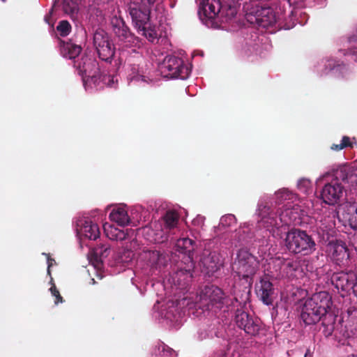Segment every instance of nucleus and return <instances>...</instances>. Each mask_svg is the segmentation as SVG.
<instances>
[{"label": "nucleus", "instance_id": "nucleus-1", "mask_svg": "<svg viewBox=\"0 0 357 357\" xmlns=\"http://www.w3.org/2000/svg\"><path fill=\"white\" fill-rule=\"evenodd\" d=\"M332 305V297L327 291H319L308 298L303 308L301 317L307 325L314 324L324 317L322 325L326 326L328 335L334 330V317L329 314L328 310Z\"/></svg>", "mask_w": 357, "mask_h": 357}, {"label": "nucleus", "instance_id": "nucleus-2", "mask_svg": "<svg viewBox=\"0 0 357 357\" xmlns=\"http://www.w3.org/2000/svg\"><path fill=\"white\" fill-rule=\"evenodd\" d=\"M334 178L331 183L325 184L321 192L324 202L328 205L337 204L343 195L344 184L351 186L357 185V168L344 165L333 171Z\"/></svg>", "mask_w": 357, "mask_h": 357}, {"label": "nucleus", "instance_id": "nucleus-3", "mask_svg": "<svg viewBox=\"0 0 357 357\" xmlns=\"http://www.w3.org/2000/svg\"><path fill=\"white\" fill-rule=\"evenodd\" d=\"M284 234V245L290 252L308 255L316 250L314 241L305 231L291 229Z\"/></svg>", "mask_w": 357, "mask_h": 357}, {"label": "nucleus", "instance_id": "nucleus-4", "mask_svg": "<svg viewBox=\"0 0 357 357\" xmlns=\"http://www.w3.org/2000/svg\"><path fill=\"white\" fill-rule=\"evenodd\" d=\"M259 261L257 258L248 250L241 249L237 252L236 258L232 265V270L239 278L252 284L253 277L259 270Z\"/></svg>", "mask_w": 357, "mask_h": 357}, {"label": "nucleus", "instance_id": "nucleus-5", "mask_svg": "<svg viewBox=\"0 0 357 357\" xmlns=\"http://www.w3.org/2000/svg\"><path fill=\"white\" fill-rule=\"evenodd\" d=\"M297 208L292 209H287L285 211L286 215H290L289 221L283 220V217L278 218L276 213L270 211V207L266 204H260L258 206V214L261 217L260 222L263 227L266 228L268 230H271L273 233L275 230L278 231L282 232V230H285V227H283L282 222L285 225L294 223V225L299 224L301 220H296V217H292L294 213H296Z\"/></svg>", "mask_w": 357, "mask_h": 357}, {"label": "nucleus", "instance_id": "nucleus-6", "mask_svg": "<svg viewBox=\"0 0 357 357\" xmlns=\"http://www.w3.org/2000/svg\"><path fill=\"white\" fill-rule=\"evenodd\" d=\"M229 298L225 296L221 289L215 286H206L201 291L199 296V300L194 304L187 303L189 308L193 305L196 308L204 310H210L213 307L221 309L225 305L228 304Z\"/></svg>", "mask_w": 357, "mask_h": 357}, {"label": "nucleus", "instance_id": "nucleus-7", "mask_svg": "<svg viewBox=\"0 0 357 357\" xmlns=\"http://www.w3.org/2000/svg\"><path fill=\"white\" fill-rule=\"evenodd\" d=\"M161 70L165 76L169 78L185 79L188 77L190 70L184 64L183 59L177 56L167 55L163 60Z\"/></svg>", "mask_w": 357, "mask_h": 357}, {"label": "nucleus", "instance_id": "nucleus-8", "mask_svg": "<svg viewBox=\"0 0 357 357\" xmlns=\"http://www.w3.org/2000/svg\"><path fill=\"white\" fill-rule=\"evenodd\" d=\"M111 24L112 31L120 45L136 47L139 45V38L130 31L129 27L122 18L116 16L113 17L111 20Z\"/></svg>", "mask_w": 357, "mask_h": 357}, {"label": "nucleus", "instance_id": "nucleus-9", "mask_svg": "<svg viewBox=\"0 0 357 357\" xmlns=\"http://www.w3.org/2000/svg\"><path fill=\"white\" fill-rule=\"evenodd\" d=\"M93 45L100 59L107 63L112 62L115 54V47L104 30L98 29L94 33Z\"/></svg>", "mask_w": 357, "mask_h": 357}, {"label": "nucleus", "instance_id": "nucleus-10", "mask_svg": "<svg viewBox=\"0 0 357 357\" xmlns=\"http://www.w3.org/2000/svg\"><path fill=\"white\" fill-rule=\"evenodd\" d=\"M128 10L136 29L149 24L151 13L150 7L139 3L137 0H132L128 5Z\"/></svg>", "mask_w": 357, "mask_h": 357}, {"label": "nucleus", "instance_id": "nucleus-11", "mask_svg": "<svg viewBox=\"0 0 357 357\" xmlns=\"http://www.w3.org/2000/svg\"><path fill=\"white\" fill-rule=\"evenodd\" d=\"M234 321L237 326L252 336L259 333L260 325L258 320H255L248 313L238 309L235 313Z\"/></svg>", "mask_w": 357, "mask_h": 357}, {"label": "nucleus", "instance_id": "nucleus-12", "mask_svg": "<svg viewBox=\"0 0 357 357\" xmlns=\"http://www.w3.org/2000/svg\"><path fill=\"white\" fill-rule=\"evenodd\" d=\"M74 67L81 75L82 79L95 72H99V63L95 58L88 54H82L74 61Z\"/></svg>", "mask_w": 357, "mask_h": 357}, {"label": "nucleus", "instance_id": "nucleus-13", "mask_svg": "<svg viewBox=\"0 0 357 357\" xmlns=\"http://www.w3.org/2000/svg\"><path fill=\"white\" fill-rule=\"evenodd\" d=\"M162 220L164 225L160 232V236L159 238L156 237L154 239L155 243H163L168 240L167 234L177 228L179 215L174 211H167L162 217Z\"/></svg>", "mask_w": 357, "mask_h": 357}, {"label": "nucleus", "instance_id": "nucleus-14", "mask_svg": "<svg viewBox=\"0 0 357 357\" xmlns=\"http://www.w3.org/2000/svg\"><path fill=\"white\" fill-rule=\"evenodd\" d=\"M356 278V273L354 272L334 273L331 276V282L338 290L348 293L354 287L353 280Z\"/></svg>", "mask_w": 357, "mask_h": 357}, {"label": "nucleus", "instance_id": "nucleus-15", "mask_svg": "<svg viewBox=\"0 0 357 357\" xmlns=\"http://www.w3.org/2000/svg\"><path fill=\"white\" fill-rule=\"evenodd\" d=\"M200 261L202 265V271H205L208 275L218 271L222 264L220 255L215 251H204Z\"/></svg>", "mask_w": 357, "mask_h": 357}, {"label": "nucleus", "instance_id": "nucleus-16", "mask_svg": "<svg viewBox=\"0 0 357 357\" xmlns=\"http://www.w3.org/2000/svg\"><path fill=\"white\" fill-rule=\"evenodd\" d=\"M114 76L102 75L99 69V72L91 74L86 78H84L82 82L86 89L87 87L102 88L105 84L112 86L114 83Z\"/></svg>", "mask_w": 357, "mask_h": 357}, {"label": "nucleus", "instance_id": "nucleus-17", "mask_svg": "<svg viewBox=\"0 0 357 357\" xmlns=\"http://www.w3.org/2000/svg\"><path fill=\"white\" fill-rule=\"evenodd\" d=\"M255 291L263 303L267 305H272L274 289L273 284L267 278H261L259 282L256 284Z\"/></svg>", "mask_w": 357, "mask_h": 357}, {"label": "nucleus", "instance_id": "nucleus-18", "mask_svg": "<svg viewBox=\"0 0 357 357\" xmlns=\"http://www.w3.org/2000/svg\"><path fill=\"white\" fill-rule=\"evenodd\" d=\"M103 229L106 236L112 241H123L132 238L135 236V231L134 229H119L107 223L104 225Z\"/></svg>", "mask_w": 357, "mask_h": 357}, {"label": "nucleus", "instance_id": "nucleus-19", "mask_svg": "<svg viewBox=\"0 0 357 357\" xmlns=\"http://www.w3.org/2000/svg\"><path fill=\"white\" fill-rule=\"evenodd\" d=\"M199 15H203L208 19H213L220 11L221 5L219 0H198Z\"/></svg>", "mask_w": 357, "mask_h": 357}, {"label": "nucleus", "instance_id": "nucleus-20", "mask_svg": "<svg viewBox=\"0 0 357 357\" xmlns=\"http://www.w3.org/2000/svg\"><path fill=\"white\" fill-rule=\"evenodd\" d=\"M77 225V230L79 235L91 240H96L99 237V227L97 224L92 221L89 220H79Z\"/></svg>", "mask_w": 357, "mask_h": 357}, {"label": "nucleus", "instance_id": "nucleus-21", "mask_svg": "<svg viewBox=\"0 0 357 357\" xmlns=\"http://www.w3.org/2000/svg\"><path fill=\"white\" fill-rule=\"evenodd\" d=\"M273 261L279 271L287 276H292L300 267L299 261L292 258L277 257Z\"/></svg>", "mask_w": 357, "mask_h": 357}, {"label": "nucleus", "instance_id": "nucleus-22", "mask_svg": "<svg viewBox=\"0 0 357 357\" xmlns=\"http://www.w3.org/2000/svg\"><path fill=\"white\" fill-rule=\"evenodd\" d=\"M176 251L183 253L188 256V259L192 262V254L195 250L194 241L189 238H182L177 240L176 243ZM193 268V264L191 263L188 270L186 272L190 273L191 268Z\"/></svg>", "mask_w": 357, "mask_h": 357}, {"label": "nucleus", "instance_id": "nucleus-23", "mask_svg": "<svg viewBox=\"0 0 357 357\" xmlns=\"http://www.w3.org/2000/svg\"><path fill=\"white\" fill-rule=\"evenodd\" d=\"M82 50L80 45L72 43L71 40H60V53L66 59L76 60V57L79 55Z\"/></svg>", "mask_w": 357, "mask_h": 357}, {"label": "nucleus", "instance_id": "nucleus-24", "mask_svg": "<svg viewBox=\"0 0 357 357\" xmlns=\"http://www.w3.org/2000/svg\"><path fill=\"white\" fill-rule=\"evenodd\" d=\"M329 248L332 257L337 264H340L349 258L348 248L342 241L331 243Z\"/></svg>", "mask_w": 357, "mask_h": 357}, {"label": "nucleus", "instance_id": "nucleus-25", "mask_svg": "<svg viewBox=\"0 0 357 357\" xmlns=\"http://www.w3.org/2000/svg\"><path fill=\"white\" fill-rule=\"evenodd\" d=\"M109 218L112 221L116 222L119 226H126L130 222V219L128 215L127 211L122 207H118L114 209L109 214Z\"/></svg>", "mask_w": 357, "mask_h": 357}, {"label": "nucleus", "instance_id": "nucleus-26", "mask_svg": "<svg viewBox=\"0 0 357 357\" xmlns=\"http://www.w3.org/2000/svg\"><path fill=\"white\" fill-rule=\"evenodd\" d=\"M93 257L97 264H102V259L107 258L110 252L109 245L100 243L92 250Z\"/></svg>", "mask_w": 357, "mask_h": 357}, {"label": "nucleus", "instance_id": "nucleus-27", "mask_svg": "<svg viewBox=\"0 0 357 357\" xmlns=\"http://www.w3.org/2000/svg\"><path fill=\"white\" fill-rule=\"evenodd\" d=\"M345 328L349 329L353 335L357 333V309L347 311Z\"/></svg>", "mask_w": 357, "mask_h": 357}, {"label": "nucleus", "instance_id": "nucleus-28", "mask_svg": "<svg viewBox=\"0 0 357 357\" xmlns=\"http://www.w3.org/2000/svg\"><path fill=\"white\" fill-rule=\"evenodd\" d=\"M137 30L139 34L145 36L150 42L153 43L158 39V33L155 27H151V26H147V25H145L141 28H137Z\"/></svg>", "mask_w": 357, "mask_h": 357}, {"label": "nucleus", "instance_id": "nucleus-29", "mask_svg": "<svg viewBox=\"0 0 357 357\" xmlns=\"http://www.w3.org/2000/svg\"><path fill=\"white\" fill-rule=\"evenodd\" d=\"M324 66V73L326 74L332 70L342 72L343 70H347V66L344 63H340L339 61H337L333 59H328Z\"/></svg>", "mask_w": 357, "mask_h": 357}, {"label": "nucleus", "instance_id": "nucleus-30", "mask_svg": "<svg viewBox=\"0 0 357 357\" xmlns=\"http://www.w3.org/2000/svg\"><path fill=\"white\" fill-rule=\"evenodd\" d=\"M354 144L351 140V138L348 136H343L340 144H333L331 146V149L335 151H340L346 148H353Z\"/></svg>", "mask_w": 357, "mask_h": 357}, {"label": "nucleus", "instance_id": "nucleus-31", "mask_svg": "<svg viewBox=\"0 0 357 357\" xmlns=\"http://www.w3.org/2000/svg\"><path fill=\"white\" fill-rule=\"evenodd\" d=\"M72 27L68 20H61L56 26V30L62 37L67 36L71 31Z\"/></svg>", "mask_w": 357, "mask_h": 357}, {"label": "nucleus", "instance_id": "nucleus-32", "mask_svg": "<svg viewBox=\"0 0 357 357\" xmlns=\"http://www.w3.org/2000/svg\"><path fill=\"white\" fill-rule=\"evenodd\" d=\"M146 255L151 266H157L162 257V255L158 250H150Z\"/></svg>", "mask_w": 357, "mask_h": 357}, {"label": "nucleus", "instance_id": "nucleus-33", "mask_svg": "<svg viewBox=\"0 0 357 357\" xmlns=\"http://www.w3.org/2000/svg\"><path fill=\"white\" fill-rule=\"evenodd\" d=\"M297 187L301 192L307 194L312 188V182L308 178H302L298 180Z\"/></svg>", "mask_w": 357, "mask_h": 357}, {"label": "nucleus", "instance_id": "nucleus-34", "mask_svg": "<svg viewBox=\"0 0 357 357\" xmlns=\"http://www.w3.org/2000/svg\"><path fill=\"white\" fill-rule=\"evenodd\" d=\"M236 217L232 214H227L223 215L220 218V225L222 227H229L233 225H236Z\"/></svg>", "mask_w": 357, "mask_h": 357}, {"label": "nucleus", "instance_id": "nucleus-35", "mask_svg": "<svg viewBox=\"0 0 357 357\" xmlns=\"http://www.w3.org/2000/svg\"><path fill=\"white\" fill-rule=\"evenodd\" d=\"M244 234H245V230L241 228L235 229L234 231H232L231 233V244L236 245L237 243L244 241L245 240Z\"/></svg>", "mask_w": 357, "mask_h": 357}, {"label": "nucleus", "instance_id": "nucleus-36", "mask_svg": "<svg viewBox=\"0 0 357 357\" xmlns=\"http://www.w3.org/2000/svg\"><path fill=\"white\" fill-rule=\"evenodd\" d=\"M52 287L50 289V291L53 296L55 297L54 303L58 305L59 303H62L64 301L63 297L61 296L59 290L57 289L55 284L53 282V278H51Z\"/></svg>", "mask_w": 357, "mask_h": 357}, {"label": "nucleus", "instance_id": "nucleus-37", "mask_svg": "<svg viewBox=\"0 0 357 357\" xmlns=\"http://www.w3.org/2000/svg\"><path fill=\"white\" fill-rule=\"evenodd\" d=\"M176 352L171 348L164 345L160 353V357H176Z\"/></svg>", "mask_w": 357, "mask_h": 357}, {"label": "nucleus", "instance_id": "nucleus-38", "mask_svg": "<svg viewBox=\"0 0 357 357\" xmlns=\"http://www.w3.org/2000/svg\"><path fill=\"white\" fill-rule=\"evenodd\" d=\"M349 225L351 228L356 229H357V207L353 213L351 214L349 219Z\"/></svg>", "mask_w": 357, "mask_h": 357}, {"label": "nucleus", "instance_id": "nucleus-39", "mask_svg": "<svg viewBox=\"0 0 357 357\" xmlns=\"http://www.w3.org/2000/svg\"><path fill=\"white\" fill-rule=\"evenodd\" d=\"M344 54L352 55L354 56V61L357 62V47L347 50Z\"/></svg>", "mask_w": 357, "mask_h": 357}, {"label": "nucleus", "instance_id": "nucleus-40", "mask_svg": "<svg viewBox=\"0 0 357 357\" xmlns=\"http://www.w3.org/2000/svg\"><path fill=\"white\" fill-rule=\"evenodd\" d=\"M156 0H140L139 3L151 7Z\"/></svg>", "mask_w": 357, "mask_h": 357}, {"label": "nucleus", "instance_id": "nucleus-41", "mask_svg": "<svg viewBox=\"0 0 357 357\" xmlns=\"http://www.w3.org/2000/svg\"><path fill=\"white\" fill-rule=\"evenodd\" d=\"M354 287L351 289L354 294L357 296V273L356 274V278L353 280Z\"/></svg>", "mask_w": 357, "mask_h": 357}, {"label": "nucleus", "instance_id": "nucleus-42", "mask_svg": "<svg viewBox=\"0 0 357 357\" xmlns=\"http://www.w3.org/2000/svg\"><path fill=\"white\" fill-rule=\"evenodd\" d=\"M52 266V264H50V263L49 262V264H48V268H47V273H48L49 275H50V274H51V273H50V266Z\"/></svg>", "mask_w": 357, "mask_h": 357}, {"label": "nucleus", "instance_id": "nucleus-43", "mask_svg": "<svg viewBox=\"0 0 357 357\" xmlns=\"http://www.w3.org/2000/svg\"><path fill=\"white\" fill-rule=\"evenodd\" d=\"M304 357H311V355H308V354L306 353Z\"/></svg>", "mask_w": 357, "mask_h": 357}, {"label": "nucleus", "instance_id": "nucleus-44", "mask_svg": "<svg viewBox=\"0 0 357 357\" xmlns=\"http://www.w3.org/2000/svg\"><path fill=\"white\" fill-rule=\"evenodd\" d=\"M231 14H232V15H234V10H231Z\"/></svg>", "mask_w": 357, "mask_h": 357}, {"label": "nucleus", "instance_id": "nucleus-45", "mask_svg": "<svg viewBox=\"0 0 357 357\" xmlns=\"http://www.w3.org/2000/svg\"><path fill=\"white\" fill-rule=\"evenodd\" d=\"M45 20H46L48 23H50V22L47 21V17H45Z\"/></svg>", "mask_w": 357, "mask_h": 357}]
</instances>
